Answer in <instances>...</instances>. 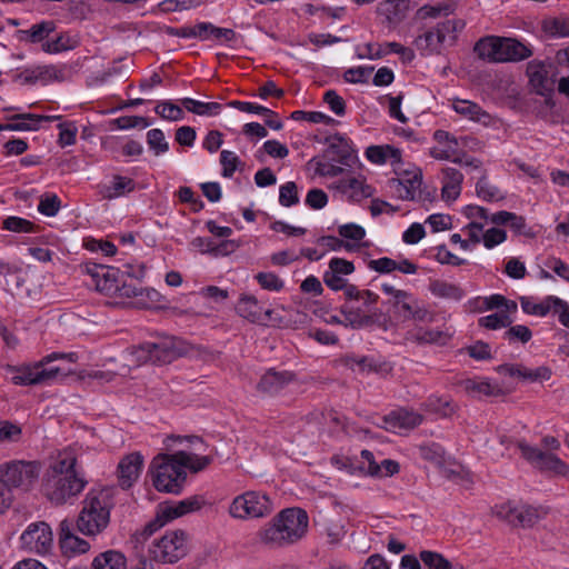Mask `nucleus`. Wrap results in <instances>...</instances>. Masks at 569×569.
Returning <instances> with one entry per match:
<instances>
[{
	"instance_id": "nucleus-19",
	"label": "nucleus",
	"mask_w": 569,
	"mask_h": 569,
	"mask_svg": "<svg viewBox=\"0 0 569 569\" xmlns=\"http://www.w3.org/2000/svg\"><path fill=\"white\" fill-rule=\"evenodd\" d=\"M238 315L252 323L264 325L272 321V310L264 309L253 296H242L236 307Z\"/></svg>"
},
{
	"instance_id": "nucleus-6",
	"label": "nucleus",
	"mask_w": 569,
	"mask_h": 569,
	"mask_svg": "<svg viewBox=\"0 0 569 569\" xmlns=\"http://www.w3.org/2000/svg\"><path fill=\"white\" fill-rule=\"evenodd\" d=\"M190 351V345L174 336H163L157 341L143 342L133 347L130 355L137 365L151 362L153 365H168Z\"/></svg>"
},
{
	"instance_id": "nucleus-47",
	"label": "nucleus",
	"mask_w": 569,
	"mask_h": 569,
	"mask_svg": "<svg viewBox=\"0 0 569 569\" xmlns=\"http://www.w3.org/2000/svg\"><path fill=\"white\" fill-rule=\"evenodd\" d=\"M419 456L429 462L435 465H441L445 461L446 450L438 442H426L418 446Z\"/></svg>"
},
{
	"instance_id": "nucleus-29",
	"label": "nucleus",
	"mask_w": 569,
	"mask_h": 569,
	"mask_svg": "<svg viewBox=\"0 0 569 569\" xmlns=\"http://www.w3.org/2000/svg\"><path fill=\"white\" fill-rule=\"evenodd\" d=\"M463 181V174L455 168L442 169V198L447 201L456 200L461 192V184Z\"/></svg>"
},
{
	"instance_id": "nucleus-23",
	"label": "nucleus",
	"mask_w": 569,
	"mask_h": 569,
	"mask_svg": "<svg viewBox=\"0 0 569 569\" xmlns=\"http://www.w3.org/2000/svg\"><path fill=\"white\" fill-rule=\"evenodd\" d=\"M460 388L470 397H498L503 395L501 387L487 378H468L459 382Z\"/></svg>"
},
{
	"instance_id": "nucleus-63",
	"label": "nucleus",
	"mask_w": 569,
	"mask_h": 569,
	"mask_svg": "<svg viewBox=\"0 0 569 569\" xmlns=\"http://www.w3.org/2000/svg\"><path fill=\"white\" fill-rule=\"evenodd\" d=\"M531 338L532 331L529 329V327L523 325L511 326L503 333V339L508 340L510 343L517 341L527 343Z\"/></svg>"
},
{
	"instance_id": "nucleus-35",
	"label": "nucleus",
	"mask_w": 569,
	"mask_h": 569,
	"mask_svg": "<svg viewBox=\"0 0 569 569\" xmlns=\"http://www.w3.org/2000/svg\"><path fill=\"white\" fill-rule=\"evenodd\" d=\"M547 516V509L539 506L519 505L516 528H531Z\"/></svg>"
},
{
	"instance_id": "nucleus-32",
	"label": "nucleus",
	"mask_w": 569,
	"mask_h": 569,
	"mask_svg": "<svg viewBox=\"0 0 569 569\" xmlns=\"http://www.w3.org/2000/svg\"><path fill=\"white\" fill-rule=\"evenodd\" d=\"M429 291L437 298L452 301H460L466 296L459 284L439 279L430 281Z\"/></svg>"
},
{
	"instance_id": "nucleus-20",
	"label": "nucleus",
	"mask_w": 569,
	"mask_h": 569,
	"mask_svg": "<svg viewBox=\"0 0 569 569\" xmlns=\"http://www.w3.org/2000/svg\"><path fill=\"white\" fill-rule=\"evenodd\" d=\"M59 536L60 548L68 557L86 553L90 549V545L87 540L73 533L72 522L68 520L60 522Z\"/></svg>"
},
{
	"instance_id": "nucleus-31",
	"label": "nucleus",
	"mask_w": 569,
	"mask_h": 569,
	"mask_svg": "<svg viewBox=\"0 0 569 569\" xmlns=\"http://www.w3.org/2000/svg\"><path fill=\"white\" fill-rule=\"evenodd\" d=\"M451 337L452 333L448 329H425L422 327L417 328L410 333V339L418 345L445 346Z\"/></svg>"
},
{
	"instance_id": "nucleus-43",
	"label": "nucleus",
	"mask_w": 569,
	"mask_h": 569,
	"mask_svg": "<svg viewBox=\"0 0 569 569\" xmlns=\"http://www.w3.org/2000/svg\"><path fill=\"white\" fill-rule=\"evenodd\" d=\"M413 44L416 46V48L420 52V54L423 57L442 53L438 42L436 41V37L432 33L431 29L419 34L415 39Z\"/></svg>"
},
{
	"instance_id": "nucleus-37",
	"label": "nucleus",
	"mask_w": 569,
	"mask_h": 569,
	"mask_svg": "<svg viewBox=\"0 0 569 569\" xmlns=\"http://www.w3.org/2000/svg\"><path fill=\"white\" fill-rule=\"evenodd\" d=\"M556 298V296H547L540 302H536L531 298L522 297L520 299L521 309L527 315L546 317L552 312Z\"/></svg>"
},
{
	"instance_id": "nucleus-11",
	"label": "nucleus",
	"mask_w": 569,
	"mask_h": 569,
	"mask_svg": "<svg viewBox=\"0 0 569 569\" xmlns=\"http://www.w3.org/2000/svg\"><path fill=\"white\" fill-rule=\"evenodd\" d=\"M124 270L114 267L92 264L87 266V272L93 278L98 291L113 296L117 293L121 278L128 276L130 278H139L143 276V270H134L132 266H124Z\"/></svg>"
},
{
	"instance_id": "nucleus-13",
	"label": "nucleus",
	"mask_w": 569,
	"mask_h": 569,
	"mask_svg": "<svg viewBox=\"0 0 569 569\" xmlns=\"http://www.w3.org/2000/svg\"><path fill=\"white\" fill-rule=\"evenodd\" d=\"M522 457L541 472H550L555 476L569 478V465L558 456L545 452L537 447L520 440L517 442Z\"/></svg>"
},
{
	"instance_id": "nucleus-49",
	"label": "nucleus",
	"mask_w": 569,
	"mask_h": 569,
	"mask_svg": "<svg viewBox=\"0 0 569 569\" xmlns=\"http://www.w3.org/2000/svg\"><path fill=\"white\" fill-rule=\"evenodd\" d=\"M465 27L466 21L463 19H448L437 24L439 31H441L445 34V38L448 39L449 47L456 43L458 33L461 32Z\"/></svg>"
},
{
	"instance_id": "nucleus-53",
	"label": "nucleus",
	"mask_w": 569,
	"mask_h": 569,
	"mask_svg": "<svg viewBox=\"0 0 569 569\" xmlns=\"http://www.w3.org/2000/svg\"><path fill=\"white\" fill-rule=\"evenodd\" d=\"M207 0H163L159 3L162 12L184 11L200 7Z\"/></svg>"
},
{
	"instance_id": "nucleus-60",
	"label": "nucleus",
	"mask_w": 569,
	"mask_h": 569,
	"mask_svg": "<svg viewBox=\"0 0 569 569\" xmlns=\"http://www.w3.org/2000/svg\"><path fill=\"white\" fill-rule=\"evenodd\" d=\"M54 30V24L51 21H42L33 24L30 29L23 30L22 33L28 37L31 42H40L47 38Z\"/></svg>"
},
{
	"instance_id": "nucleus-56",
	"label": "nucleus",
	"mask_w": 569,
	"mask_h": 569,
	"mask_svg": "<svg viewBox=\"0 0 569 569\" xmlns=\"http://www.w3.org/2000/svg\"><path fill=\"white\" fill-rule=\"evenodd\" d=\"M452 11V7L446 3L437 6L425 4L417 10L416 17L420 20L436 19L440 16H448Z\"/></svg>"
},
{
	"instance_id": "nucleus-14",
	"label": "nucleus",
	"mask_w": 569,
	"mask_h": 569,
	"mask_svg": "<svg viewBox=\"0 0 569 569\" xmlns=\"http://www.w3.org/2000/svg\"><path fill=\"white\" fill-rule=\"evenodd\" d=\"M204 505L201 496H193L177 502H164L159 506L154 522H150L146 527V531L152 533L159 527L182 517L189 512L200 510Z\"/></svg>"
},
{
	"instance_id": "nucleus-52",
	"label": "nucleus",
	"mask_w": 569,
	"mask_h": 569,
	"mask_svg": "<svg viewBox=\"0 0 569 569\" xmlns=\"http://www.w3.org/2000/svg\"><path fill=\"white\" fill-rule=\"evenodd\" d=\"M154 112L162 119L169 121H180L184 117V112L181 107L170 101L159 102L154 108Z\"/></svg>"
},
{
	"instance_id": "nucleus-48",
	"label": "nucleus",
	"mask_w": 569,
	"mask_h": 569,
	"mask_svg": "<svg viewBox=\"0 0 569 569\" xmlns=\"http://www.w3.org/2000/svg\"><path fill=\"white\" fill-rule=\"evenodd\" d=\"M476 193L483 201L493 202L505 198L498 187L492 184L486 176L481 177L476 183Z\"/></svg>"
},
{
	"instance_id": "nucleus-10",
	"label": "nucleus",
	"mask_w": 569,
	"mask_h": 569,
	"mask_svg": "<svg viewBox=\"0 0 569 569\" xmlns=\"http://www.w3.org/2000/svg\"><path fill=\"white\" fill-rule=\"evenodd\" d=\"M149 553L154 561L161 563L179 561L187 555V536L184 531H167L161 538L152 542Z\"/></svg>"
},
{
	"instance_id": "nucleus-62",
	"label": "nucleus",
	"mask_w": 569,
	"mask_h": 569,
	"mask_svg": "<svg viewBox=\"0 0 569 569\" xmlns=\"http://www.w3.org/2000/svg\"><path fill=\"white\" fill-rule=\"evenodd\" d=\"M512 323V319L506 313H491L479 319V325L487 329L497 330L506 328Z\"/></svg>"
},
{
	"instance_id": "nucleus-24",
	"label": "nucleus",
	"mask_w": 569,
	"mask_h": 569,
	"mask_svg": "<svg viewBox=\"0 0 569 569\" xmlns=\"http://www.w3.org/2000/svg\"><path fill=\"white\" fill-rule=\"evenodd\" d=\"M497 370L499 373L508 375L510 377H518L529 382H541L549 380L552 373L551 369L546 366L531 369L522 365H502L499 366Z\"/></svg>"
},
{
	"instance_id": "nucleus-42",
	"label": "nucleus",
	"mask_w": 569,
	"mask_h": 569,
	"mask_svg": "<svg viewBox=\"0 0 569 569\" xmlns=\"http://www.w3.org/2000/svg\"><path fill=\"white\" fill-rule=\"evenodd\" d=\"M330 157L313 158L309 164L313 167L315 173L320 177H338L343 173V168L335 163Z\"/></svg>"
},
{
	"instance_id": "nucleus-15",
	"label": "nucleus",
	"mask_w": 569,
	"mask_h": 569,
	"mask_svg": "<svg viewBox=\"0 0 569 569\" xmlns=\"http://www.w3.org/2000/svg\"><path fill=\"white\" fill-rule=\"evenodd\" d=\"M21 546L38 555H46L53 545V535L50 526L44 521L30 523L20 537Z\"/></svg>"
},
{
	"instance_id": "nucleus-46",
	"label": "nucleus",
	"mask_w": 569,
	"mask_h": 569,
	"mask_svg": "<svg viewBox=\"0 0 569 569\" xmlns=\"http://www.w3.org/2000/svg\"><path fill=\"white\" fill-rule=\"evenodd\" d=\"M542 30L553 38L569 37V18L557 17L546 19L542 22Z\"/></svg>"
},
{
	"instance_id": "nucleus-34",
	"label": "nucleus",
	"mask_w": 569,
	"mask_h": 569,
	"mask_svg": "<svg viewBox=\"0 0 569 569\" xmlns=\"http://www.w3.org/2000/svg\"><path fill=\"white\" fill-rule=\"evenodd\" d=\"M77 458L70 450L60 452L47 476H80L76 470Z\"/></svg>"
},
{
	"instance_id": "nucleus-18",
	"label": "nucleus",
	"mask_w": 569,
	"mask_h": 569,
	"mask_svg": "<svg viewBox=\"0 0 569 569\" xmlns=\"http://www.w3.org/2000/svg\"><path fill=\"white\" fill-rule=\"evenodd\" d=\"M333 188L350 202H359L373 194V188L361 176L342 178L335 182Z\"/></svg>"
},
{
	"instance_id": "nucleus-25",
	"label": "nucleus",
	"mask_w": 569,
	"mask_h": 569,
	"mask_svg": "<svg viewBox=\"0 0 569 569\" xmlns=\"http://www.w3.org/2000/svg\"><path fill=\"white\" fill-rule=\"evenodd\" d=\"M527 76L530 86L538 94L545 96L553 86V80L549 77V71L545 62L532 60L527 64Z\"/></svg>"
},
{
	"instance_id": "nucleus-55",
	"label": "nucleus",
	"mask_w": 569,
	"mask_h": 569,
	"mask_svg": "<svg viewBox=\"0 0 569 569\" xmlns=\"http://www.w3.org/2000/svg\"><path fill=\"white\" fill-rule=\"evenodd\" d=\"M61 208V200L54 193H44L40 197L38 211L47 217H54Z\"/></svg>"
},
{
	"instance_id": "nucleus-36",
	"label": "nucleus",
	"mask_w": 569,
	"mask_h": 569,
	"mask_svg": "<svg viewBox=\"0 0 569 569\" xmlns=\"http://www.w3.org/2000/svg\"><path fill=\"white\" fill-rule=\"evenodd\" d=\"M420 560L425 569H465L462 565L448 560L437 551H420Z\"/></svg>"
},
{
	"instance_id": "nucleus-30",
	"label": "nucleus",
	"mask_w": 569,
	"mask_h": 569,
	"mask_svg": "<svg viewBox=\"0 0 569 569\" xmlns=\"http://www.w3.org/2000/svg\"><path fill=\"white\" fill-rule=\"evenodd\" d=\"M340 312L345 317V327L351 329H362L373 323V317L367 315L361 307L352 303H345L340 307Z\"/></svg>"
},
{
	"instance_id": "nucleus-40",
	"label": "nucleus",
	"mask_w": 569,
	"mask_h": 569,
	"mask_svg": "<svg viewBox=\"0 0 569 569\" xmlns=\"http://www.w3.org/2000/svg\"><path fill=\"white\" fill-rule=\"evenodd\" d=\"M92 569H127L126 558L118 551L108 550L93 559Z\"/></svg>"
},
{
	"instance_id": "nucleus-38",
	"label": "nucleus",
	"mask_w": 569,
	"mask_h": 569,
	"mask_svg": "<svg viewBox=\"0 0 569 569\" xmlns=\"http://www.w3.org/2000/svg\"><path fill=\"white\" fill-rule=\"evenodd\" d=\"M180 102L189 112L203 117L218 116L222 110L219 102H202L192 98H183Z\"/></svg>"
},
{
	"instance_id": "nucleus-57",
	"label": "nucleus",
	"mask_w": 569,
	"mask_h": 569,
	"mask_svg": "<svg viewBox=\"0 0 569 569\" xmlns=\"http://www.w3.org/2000/svg\"><path fill=\"white\" fill-rule=\"evenodd\" d=\"M228 106L231 108H234L241 112L256 113V114H260L263 117H271V118H273L276 116V112L272 111L271 109L266 108L260 104H257V103H253V102L233 100V101H230L228 103Z\"/></svg>"
},
{
	"instance_id": "nucleus-41",
	"label": "nucleus",
	"mask_w": 569,
	"mask_h": 569,
	"mask_svg": "<svg viewBox=\"0 0 569 569\" xmlns=\"http://www.w3.org/2000/svg\"><path fill=\"white\" fill-rule=\"evenodd\" d=\"M335 140H337L338 142L332 141L329 144L326 151V156L330 157L331 160H336L340 164L349 166L350 161L353 160L355 158L351 148L341 137L335 138Z\"/></svg>"
},
{
	"instance_id": "nucleus-22",
	"label": "nucleus",
	"mask_w": 569,
	"mask_h": 569,
	"mask_svg": "<svg viewBox=\"0 0 569 569\" xmlns=\"http://www.w3.org/2000/svg\"><path fill=\"white\" fill-rule=\"evenodd\" d=\"M293 380L295 375L290 371H277L274 369H270L261 376L257 389L262 393L274 396L282 391Z\"/></svg>"
},
{
	"instance_id": "nucleus-51",
	"label": "nucleus",
	"mask_w": 569,
	"mask_h": 569,
	"mask_svg": "<svg viewBox=\"0 0 569 569\" xmlns=\"http://www.w3.org/2000/svg\"><path fill=\"white\" fill-rule=\"evenodd\" d=\"M58 144L62 148L73 146L77 141L78 127L73 121H60L58 124Z\"/></svg>"
},
{
	"instance_id": "nucleus-39",
	"label": "nucleus",
	"mask_w": 569,
	"mask_h": 569,
	"mask_svg": "<svg viewBox=\"0 0 569 569\" xmlns=\"http://www.w3.org/2000/svg\"><path fill=\"white\" fill-rule=\"evenodd\" d=\"M38 82L48 84L57 81L62 82L67 79V67L64 64H39L36 66Z\"/></svg>"
},
{
	"instance_id": "nucleus-26",
	"label": "nucleus",
	"mask_w": 569,
	"mask_h": 569,
	"mask_svg": "<svg viewBox=\"0 0 569 569\" xmlns=\"http://www.w3.org/2000/svg\"><path fill=\"white\" fill-rule=\"evenodd\" d=\"M421 187V176L419 173H407L401 178L389 180V188L401 200H415Z\"/></svg>"
},
{
	"instance_id": "nucleus-9",
	"label": "nucleus",
	"mask_w": 569,
	"mask_h": 569,
	"mask_svg": "<svg viewBox=\"0 0 569 569\" xmlns=\"http://www.w3.org/2000/svg\"><path fill=\"white\" fill-rule=\"evenodd\" d=\"M87 483L82 476H46L43 492L51 503L60 506L77 498Z\"/></svg>"
},
{
	"instance_id": "nucleus-28",
	"label": "nucleus",
	"mask_w": 569,
	"mask_h": 569,
	"mask_svg": "<svg viewBox=\"0 0 569 569\" xmlns=\"http://www.w3.org/2000/svg\"><path fill=\"white\" fill-rule=\"evenodd\" d=\"M360 458L369 463V477L383 478L391 477L399 472L400 466L396 460L385 459L381 463L375 460V456L370 450L363 449L360 452Z\"/></svg>"
},
{
	"instance_id": "nucleus-59",
	"label": "nucleus",
	"mask_w": 569,
	"mask_h": 569,
	"mask_svg": "<svg viewBox=\"0 0 569 569\" xmlns=\"http://www.w3.org/2000/svg\"><path fill=\"white\" fill-rule=\"evenodd\" d=\"M430 156L436 160H447L453 163H462V158L459 153V147H433L430 149Z\"/></svg>"
},
{
	"instance_id": "nucleus-61",
	"label": "nucleus",
	"mask_w": 569,
	"mask_h": 569,
	"mask_svg": "<svg viewBox=\"0 0 569 569\" xmlns=\"http://www.w3.org/2000/svg\"><path fill=\"white\" fill-rule=\"evenodd\" d=\"M279 202L283 207H292L299 203L298 187L296 182L288 181L280 186Z\"/></svg>"
},
{
	"instance_id": "nucleus-50",
	"label": "nucleus",
	"mask_w": 569,
	"mask_h": 569,
	"mask_svg": "<svg viewBox=\"0 0 569 569\" xmlns=\"http://www.w3.org/2000/svg\"><path fill=\"white\" fill-rule=\"evenodd\" d=\"M2 229L11 232H37L38 226L28 219L10 216L2 221Z\"/></svg>"
},
{
	"instance_id": "nucleus-16",
	"label": "nucleus",
	"mask_w": 569,
	"mask_h": 569,
	"mask_svg": "<svg viewBox=\"0 0 569 569\" xmlns=\"http://www.w3.org/2000/svg\"><path fill=\"white\" fill-rule=\"evenodd\" d=\"M423 416L415 410L398 408L383 417V428L396 433L409 432L420 426Z\"/></svg>"
},
{
	"instance_id": "nucleus-5",
	"label": "nucleus",
	"mask_w": 569,
	"mask_h": 569,
	"mask_svg": "<svg viewBox=\"0 0 569 569\" xmlns=\"http://www.w3.org/2000/svg\"><path fill=\"white\" fill-rule=\"evenodd\" d=\"M477 56L489 62H519L530 58V44L515 38L488 36L478 40L473 48Z\"/></svg>"
},
{
	"instance_id": "nucleus-7",
	"label": "nucleus",
	"mask_w": 569,
	"mask_h": 569,
	"mask_svg": "<svg viewBox=\"0 0 569 569\" xmlns=\"http://www.w3.org/2000/svg\"><path fill=\"white\" fill-rule=\"evenodd\" d=\"M273 511L270 497L262 491L249 490L236 496L229 505L228 513L232 519L248 521L266 518Z\"/></svg>"
},
{
	"instance_id": "nucleus-1",
	"label": "nucleus",
	"mask_w": 569,
	"mask_h": 569,
	"mask_svg": "<svg viewBox=\"0 0 569 569\" xmlns=\"http://www.w3.org/2000/svg\"><path fill=\"white\" fill-rule=\"evenodd\" d=\"M212 462L211 456H198L187 451L159 453L150 465L152 483L158 491L178 495L181 492L187 472H199Z\"/></svg>"
},
{
	"instance_id": "nucleus-45",
	"label": "nucleus",
	"mask_w": 569,
	"mask_h": 569,
	"mask_svg": "<svg viewBox=\"0 0 569 569\" xmlns=\"http://www.w3.org/2000/svg\"><path fill=\"white\" fill-rule=\"evenodd\" d=\"M519 511V505H516L512 501H506L502 503L495 505L491 508V513L499 520L508 523L511 527H516Z\"/></svg>"
},
{
	"instance_id": "nucleus-64",
	"label": "nucleus",
	"mask_w": 569,
	"mask_h": 569,
	"mask_svg": "<svg viewBox=\"0 0 569 569\" xmlns=\"http://www.w3.org/2000/svg\"><path fill=\"white\" fill-rule=\"evenodd\" d=\"M21 436L22 429L19 425L8 420L0 421V442H18Z\"/></svg>"
},
{
	"instance_id": "nucleus-8",
	"label": "nucleus",
	"mask_w": 569,
	"mask_h": 569,
	"mask_svg": "<svg viewBox=\"0 0 569 569\" xmlns=\"http://www.w3.org/2000/svg\"><path fill=\"white\" fill-rule=\"evenodd\" d=\"M41 465L38 461L12 460L0 466V483L12 489L30 490L39 480Z\"/></svg>"
},
{
	"instance_id": "nucleus-21",
	"label": "nucleus",
	"mask_w": 569,
	"mask_h": 569,
	"mask_svg": "<svg viewBox=\"0 0 569 569\" xmlns=\"http://www.w3.org/2000/svg\"><path fill=\"white\" fill-rule=\"evenodd\" d=\"M409 10L408 0H383L377 7V13L383 18L382 23L389 29L399 26Z\"/></svg>"
},
{
	"instance_id": "nucleus-17",
	"label": "nucleus",
	"mask_w": 569,
	"mask_h": 569,
	"mask_svg": "<svg viewBox=\"0 0 569 569\" xmlns=\"http://www.w3.org/2000/svg\"><path fill=\"white\" fill-rule=\"evenodd\" d=\"M144 459L140 452L126 455L118 463V480L122 489H129L138 480Z\"/></svg>"
},
{
	"instance_id": "nucleus-12",
	"label": "nucleus",
	"mask_w": 569,
	"mask_h": 569,
	"mask_svg": "<svg viewBox=\"0 0 569 569\" xmlns=\"http://www.w3.org/2000/svg\"><path fill=\"white\" fill-rule=\"evenodd\" d=\"M381 290L390 297L389 302L397 312L408 320H430L428 309L409 291L396 289L390 283H382Z\"/></svg>"
},
{
	"instance_id": "nucleus-3",
	"label": "nucleus",
	"mask_w": 569,
	"mask_h": 569,
	"mask_svg": "<svg viewBox=\"0 0 569 569\" xmlns=\"http://www.w3.org/2000/svg\"><path fill=\"white\" fill-rule=\"evenodd\" d=\"M56 360L76 362L78 356L74 352H52L37 362L21 366L7 365L4 369L7 375L10 376V381L16 386L50 385L58 380L60 376H66L60 367H47Z\"/></svg>"
},
{
	"instance_id": "nucleus-54",
	"label": "nucleus",
	"mask_w": 569,
	"mask_h": 569,
	"mask_svg": "<svg viewBox=\"0 0 569 569\" xmlns=\"http://www.w3.org/2000/svg\"><path fill=\"white\" fill-rule=\"evenodd\" d=\"M147 143L156 156H160L169 150V143L161 129L149 130L147 132Z\"/></svg>"
},
{
	"instance_id": "nucleus-27",
	"label": "nucleus",
	"mask_w": 569,
	"mask_h": 569,
	"mask_svg": "<svg viewBox=\"0 0 569 569\" xmlns=\"http://www.w3.org/2000/svg\"><path fill=\"white\" fill-rule=\"evenodd\" d=\"M452 109L463 118L481 123L486 127L490 126L492 122L491 116L479 104L470 100L456 99L452 101Z\"/></svg>"
},
{
	"instance_id": "nucleus-33",
	"label": "nucleus",
	"mask_w": 569,
	"mask_h": 569,
	"mask_svg": "<svg viewBox=\"0 0 569 569\" xmlns=\"http://www.w3.org/2000/svg\"><path fill=\"white\" fill-rule=\"evenodd\" d=\"M136 182L133 179L116 174L110 184L101 188L100 193L104 199L111 200L133 191Z\"/></svg>"
},
{
	"instance_id": "nucleus-4",
	"label": "nucleus",
	"mask_w": 569,
	"mask_h": 569,
	"mask_svg": "<svg viewBox=\"0 0 569 569\" xmlns=\"http://www.w3.org/2000/svg\"><path fill=\"white\" fill-rule=\"evenodd\" d=\"M112 507V493L109 489H91L82 501L77 519L78 530L86 536L101 533L110 522Z\"/></svg>"
},
{
	"instance_id": "nucleus-2",
	"label": "nucleus",
	"mask_w": 569,
	"mask_h": 569,
	"mask_svg": "<svg viewBox=\"0 0 569 569\" xmlns=\"http://www.w3.org/2000/svg\"><path fill=\"white\" fill-rule=\"evenodd\" d=\"M309 527L308 513L298 507L278 512L258 532L261 543L270 548H284L300 541Z\"/></svg>"
},
{
	"instance_id": "nucleus-44",
	"label": "nucleus",
	"mask_w": 569,
	"mask_h": 569,
	"mask_svg": "<svg viewBox=\"0 0 569 569\" xmlns=\"http://www.w3.org/2000/svg\"><path fill=\"white\" fill-rule=\"evenodd\" d=\"M10 121L7 123L8 131H36L38 130L37 114L18 113L8 117Z\"/></svg>"
},
{
	"instance_id": "nucleus-58",
	"label": "nucleus",
	"mask_w": 569,
	"mask_h": 569,
	"mask_svg": "<svg viewBox=\"0 0 569 569\" xmlns=\"http://www.w3.org/2000/svg\"><path fill=\"white\" fill-rule=\"evenodd\" d=\"M74 47L76 41L66 34H61L56 39L47 41L42 44V49L47 53H59L62 51L71 50Z\"/></svg>"
}]
</instances>
